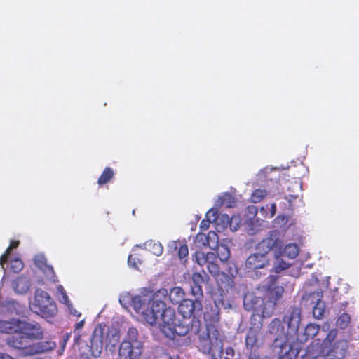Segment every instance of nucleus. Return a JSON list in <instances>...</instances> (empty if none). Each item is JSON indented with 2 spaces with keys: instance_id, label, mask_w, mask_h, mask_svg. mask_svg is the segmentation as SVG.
Instances as JSON below:
<instances>
[{
  "instance_id": "obj_49",
  "label": "nucleus",
  "mask_w": 359,
  "mask_h": 359,
  "mask_svg": "<svg viewBox=\"0 0 359 359\" xmlns=\"http://www.w3.org/2000/svg\"><path fill=\"white\" fill-rule=\"evenodd\" d=\"M188 255V247L186 245H182L178 250V256L180 259H183Z\"/></svg>"
},
{
  "instance_id": "obj_43",
  "label": "nucleus",
  "mask_w": 359,
  "mask_h": 359,
  "mask_svg": "<svg viewBox=\"0 0 359 359\" xmlns=\"http://www.w3.org/2000/svg\"><path fill=\"white\" fill-rule=\"evenodd\" d=\"M34 263L36 266L41 270H42L45 267V266L47 265L46 259L43 255H37L34 257Z\"/></svg>"
},
{
  "instance_id": "obj_11",
  "label": "nucleus",
  "mask_w": 359,
  "mask_h": 359,
  "mask_svg": "<svg viewBox=\"0 0 359 359\" xmlns=\"http://www.w3.org/2000/svg\"><path fill=\"white\" fill-rule=\"evenodd\" d=\"M18 326V331L29 340L41 339L43 336L41 327L37 323L19 320Z\"/></svg>"
},
{
  "instance_id": "obj_30",
  "label": "nucleus",
  "mask_w": 359,
  "mask_h": 359,
  "mask_svg": "<svg viewBox=\"0 0 359 359\" xmlns=\"http://www.w3.org/2000/svg\"><path fill=\"white\" fill-rule=\"evenodd\" d=\"M206 238L208 247L212 250H216L219 245V237L215 231H210L206 234Z\"/></svg>"
},
{
  "instance_id": "obj_7",
  "label": "nucleus",
  "mask_w": 359,
  "mask_h": 359,
  "mask_svg": "<svg viewBox=\"0 0 359 359\" xmlns=\"http://www.w3.org/2000/svg\"><path fill=\"white\" fill-rule=\"evenodd\" d=\"M154 313L155 322L149 323L150 325H156L161 332L168 339H172L174 334L171 327L174 326L177 319L173 309L165 307V303L161 299L157 301Z\"/></svg>"
},
{
  "instance_id": "obj_22",
  "label": "nucleus",
  "mask_w": 359,
  "mask_h": 359,
  "mask_svg": "<svg viewBox=\"0 0 359 359\" xmlns=\"http://www.w3.org/2000/svg\"><path fill=\"white\" fill-rule=\"evenodd\" d=\"M145 250L150 251L156 256H160L163 252V248L160 242L148 241L143 244Z\"/></svg>"
},
{
  "instance_id": "obj_18",
  "label": "nucleus",
  "mask_w": 359,
  "mask_h": 359,
  "mask_svg": "<svg viewBox=\"0 0 359 359\" xmlns=\"http://www.w3.org/2000/svg\"><path fill=\"white\" fill-rule=\"evenodd\" d=\"M216 259V255L213 252H208L205 254L201 251H196L194 255V260L199 266H208V264L212 260Z\"/></svg>"
},
{
  "instance_id": "obj_8",
  "label": "nucleus",
  "mask_w": 359,
  "mask_h": 359,
  "mask_svg": "<svg viewBox=\"0 0 359 359\" xmlns=\"http://www.w3.org/2000/svg\"><path fill=\"white\" fill-rule=\"evenodd\" d=\"M138 332L135 327H130L127 334L121 344L119 359H139L143 351V345L137 339Z\"/></svg>"
},
{
  "instance_id": "obj_37",
  "label": "nucleus",
  "mask_w": 359,
  "mask_h": 359,
  "mask_svg": "<svg viewBox=\"0 0 359 359\" xmlns=\"http://www.w3.org/2000/svg\"><path fill=\"white\" fill-rule=\"evenodd\" d=\"M266 196V192L264 189H256L251 194V201L254 203L260 202Z\"/></svg>"
},
{
  "instance_id": "obj_32",
  "label": "nucleus",
  "mask_w": 359,
  "mask_h": 359,
  "mask_svg": "<svg viewBox=\"0 0 359 359\" xmlns=\"http://www.w3.org/2000/svg\"><path fill=\"white\" fill-rule=\"evenodd\" d=\"M19 245V241H12L11 242L10 246L6 250V252L1 255L0 257V264L1 268L5 270L4 269V264L7 262L8 257L10 255L11 250H12L14 248H16Z\"/></svg>"
},
{
  "instance_id": "obj_19",
  "label": "nucleus",
  "mask_w": 359,
  "mask_h": 359,
  "mask_svg": "<svg viewBox=\"0 0 359 359\" xmlns=\"http://www.w3.org/2000/svg\"><path fill=\"white\" fill-rule=\"evenodd\" d=\"M168 294L169 300L173 304L181 303L184 298L185 293L182 287H172Z\"/></svg>"
},
{
  "instance_id": "obj_60",
  "label": "nucleus",
  "mask_w": 359,
  "mask_h": 359,
  "mask_svg": "<svg viewBox=\"0 0 359 359\" xmlns=\"http://www.w3.org/2000/svg\"><path fill=\"white\" fill-rule=\"evenodd\" d=\"M279 359H288L287 357L281 356Z\"/></svg>"
},
{
  "instance_id": "obj_25",
  "label": "nucleus",
  "mask_w": 359,
  "mask_h": 359,
  "mask_svg": "<svg viewBox=\"0 0 359 359\" xmlns=\"http://www.w3.org/2000/svg\"><path fill=\"white\" fill-rule=\"evenodd\" d=\"M233 203L234 199L233 196L228 193L222 194L221 196H218L216 200L217 206L225 205L228 208H231L233 206Z\"/></svg>"
},
{
  "instance_id": "obj_28",
  "label": "nucleus",
  "mask_w": 359,
  "mask_h": 359,
  "mask_svg": "<svg viewBox=\"0 0 359 359\" xmlns=\"http://www.w3.org/2000/svg\"><path fill=\"white\" fill-rule=\"evenodd\" d=\"M230 217L226 214L219 215L216 222L215 225L217 226V230L218 231L223 230L227 228L229 225Z\"/></svg>"
},
{
  "instance_id": "obj_2",
  "label": "nucleus",
  "mask_w": 359,
  "mask_h": 359,
  "mask_svg": "<svg viewBox=\"0 0 359 359\" xmlns=\"http://www.w3.org/2000/svg\"><path fill=\"white\" fill-rule=\"evenodd\" d=\"M300 309L294 307L292 309L289 316L284 318V322L287 325V336L283 338H278L276 340V345L279 346H293L296 344H304L309 338L315 337L319 330V327L315 324H309L304 329L303 334L298 332V327L300 323Z\"/></svg>"
},
{
  "instance_id": "obj_15",
  "label": "nucleus",
  "mask_w": 359,
  "mask_h": 359,
  "mask_svg": "<svg viewBox=\"0 0 359 359\" xmlns=\"http://www.w3.org/2000/svg\"><path fill=\"white\" fill-rule=\"evenodd\" d=\"M283 292V287L273 282L267 286L264 297L278 303L282 298Z\"/></svg>"
},
{
  "instance_id": "obj_40",
  "label": "nucleus",
  "mask_w": 359,
  "mask_h": 359,
  "mask_svg": "<svg viewBox=\"0 0 359 359\" xmlns=\"http://www.w3.org/2000/svg\"><path fill=\"white\" fill-rule=\"evenodd\" d=\"M245 341L248 346H254L257 341V331L250 329L247 333Z\"/></svg>"
},
{
  "instance_id": "obj_27",
  "label": "nucleus",
  "mask_w": 359,
  "mask_h": 359,
  "mask_svg": "<svg viewBox=\"0 0 359 359\" xmlns=\"http://www.w3.org/2000/svg\"><path fill=\"white\" fill-rule=\"evenodd\" d=\"M281 255H275V260L273 263V271L276 273H280L287 269L290 266V264L285 262L280 256Z\"/></svg>"
},
{
  "instance_id": "obj_1",
  "label": "nucleus",
  "mask_w": 359,
  "mask_h": 359,
  "mask_svg": "<svg viewBox=\"0 0 359 359\" xmlns=\"http://www.w3.org/2000/svg\"><path fill=\"white\" fill-rule=\"evenodd\" d=\"M167 296L168 290L166 289H161L155 294L148 292L135 296L126 292L121 294L119 302L123 307L128 311L133 309L139 320L152 323L155 322L154 313L156 302L161 301V297Z\"/></svg>"
},
{
  "instance_id": "obj_13",
  "label": "nucleus",
  "mask_w": 359,
  "mask_h": 359,
  "mask_svg": "<svg viewBox=\"0 0 359 359\" xmlns=\"http://www.w3.org/2000/svg\"><path fill=\"white\" fill-rule=\"evenodd\" d=\"M269 332L271 334L276 335L273 341V346L275 348H278L280 352L285 351V353L290 351L292 346H279L276 345V340L278 338H283L287 336V330L285 332V327L281 325V322L278 319H274L268 327Z\"/></svg>"
},
{
  "instance_id": "obj_3",
  "label": "nucleus",
  "mask_w": 359,
  "mask_h": 359,
  "mask_svg": "<svg viewBox=\"0 0 359 359\" xmlns=\"http://www.w3.org/2000/svg\"><path fill=\"white\" fill-rule=\"evenodd\" d=\"M282 243L279 240L276 231H271L269 236L259 242L257 247V252L251 254L246 259L245 266L249 270L262 269L269 264L268 253L273 248L280 249Z\"/></svg>"
},
{
  "instance_id": "obj_24",
  "label": "nucleus",
  "mask_w": 359,
  "mask_h": 359,
  "mask_svg": "<svg viewBox=\"0 0 359 359\" xmlns=\"http://www.w3.org/2000/svg\"><path fill=\"white\" fill-rule=\"evenodd\" d=\"M321 349L318 344H311L306 348V353L302 359H317L320 355Z\"/></svg>"
},
{
  "instance_id": "obj_59",
  "label": "nucleus",
  "mask_w": 359,
  "mask_h": 359,
  "mask_svg": "<svg viewBox=\"0 0 359 359\" xmlns=\"http://www.w3.org/2000/svg\"><path fill=\"white\" fill-rule=\"evenodd\" d=\"M294 186L296 188H297V189H299V188H300V185H299V184L298 182H297L294 184Z\"/></svg>"
},
{
  "instance_id": "obj_42",
  "label": "nucleus",
  "mask_w": 359,
  "mask_h": 359,
  "mask_svg": "<svg viewBox=\"0 0 359 359\" xmlns=\"http://www.w3.org/2000/svg\"><path fill=\"white\" fill-rule=\"evenodd\" d=\"M219 216L218 210L215 208H211L206 214V219L211 223H215Z\"/></svg>"
},
{
  "instance_id": "obj_56",
  "label": "nucleus",
  "mask_w": 359,
  "mask_h": 359,
  "mask_svg": "<svg viewBox=\"0 0 359 359\" xmlns=\"http://www.w3.org/2000/svg\"><path fill=\"white\" fill-rule=\"evenodd\" d=\"M168 248L171 250V249H174V250H176L177 248V243L176 241H172L170 243V244L168 245Z\"/></svg>"
},
{
  "instance_id": "obj_21",
  "label": "nucleus",
  "mask_w": 359,
  "mask_h": 359,
  "mask_svg": "<svg viewBox=\"0 0 359 359\" xmlns=\"http://www.w3.org/2000/svg\"><path fill=\"white\" fill-rule=\"evenodd\" d=\"M171 329L174 334L172 339H175L177 336L187 335L189 331V326L185 322H181L180 320H177Z\"/></svg>"
},
{
  "instance_id": "obj_39",
  "label": "nucleus",
  "mask_w": 359,
  "mask_h": 359,
  "mask_svg": "<svg viewBox=\"0 0 359 359\" xmlns=\"http://www.w3.org/2000/svg\"><path fill=\"white\" fill-rule=\"evenodd\" d=\"M23 263L21 259L15 258L11 259L10 267L14 273H18L23 269Z\"/></svg>"
},
{
  "instance_id": "obj_51",
  "label": "nucleus",
  "mask_w": 359,
  "mask_h": 359,
  "mask_svg": "<svg viewBox=\"0 0 359 359\" xmlns=\"http://www.w3.org/2000/svg\"><path fill=\"white\" fill-rule=\"evenodd\" d=\"M222 353V359H230V357H233L234 354L233 349L231 347H228L225 351V356L223 355Z\"/></svg>"
},
{
  "instance_id": "obj_55",
  "label": "nucleus",
  "mask_w": 359,
  "mask_h": 359,
  "mask_svg": "<svg viewBox=\"0 0 359 359\" xmlns=\"http://www.w3.org/2000/svg\"><path fill=\"white\" fill-rule=\"evenodd\" d=\"M322 359H339V358H335L334 356V355H332L331 353H330L328 351L327 354L324 355Z\"/></svg>"
},
{
  "instance_id": "obj_17",
  "label": "nucleus",
  "mask_w": 359,
  "mask_h": 359,
  "mask_svg": "<svg viewBox=\"0 0 359 359\" xmlns=\"http://www.w3.org/2000/svg\"><path fill=\"white\" fill-rule=\"evenodd\" d=\"M12 287L16 293L25 294L29 290L30 282L27 278L20 276L13 282Z\"/></svg>"
},
{
  "instance_id": "obj_50",
  "label": "nucleus",
  "mask_w": 359,
  "mask_h": 359,
  "mask_svg": "<svg viewBox=\"0 0 359 359\" xmlns=\"http://www.w3.org/2000/svg\"><path fill=\"white\" fill-rule=\"evenodd\" d=\"M137 261H138V262H140L139 259L136 257H135L133 255H130L128 257V263L130 266L137 268Z\"/></svg>"
},
{
  "instance_id": "obj_53",
  "label": "nucleus",
  "mask_w": 359,
  "mask_h": 359,
  "mask_svg": "<svg viewBox=\"0 0 359 359\" xmlns=\"http://www.w3.org/2000/svg\"><path fill=\"white\" fill-rule=\"evenodd\" d=\"M248 211L252 217H255L257 214V210L255 206H250L248 208Z\"/></svg>"
},
{
  "instance_id": "obj_47",
  "label": "nucleus",
  "mask_w": 359,
  "mask_h": 359,
  "mask_svg": "<svg viewBox=\"0 0 359 359\" xmlns=\"http://www.w3.org/2000/svg\"><path fill=\"white\" fill-rule=\"evenodd\" d=\"M287 221L288 217L287 216L280 215L275 219L274 223L276 226L282 227L287 224Z\"/></svg>"
},
{
  "instance_id": "obj_26",
  "label": "nucleus",
  "mask_w": 359,
  "mask_h": 359,
  "mask_svg": "<svg viewBox=\"0 0 359 359\" xmlns=\"http://www.w3.org/2000/svg\"><path fill=\"white\" fill-rule=\"evenodd\" d=\"M280 255H285L290 259L295 258L299 254V248L296 244L290 243L285 245L283 252H279Z\"/></svg>"
},
{
  "instance_id": "obj_31",
  "label": "nucleus",
  "mask_w": 359,
  "mask_h": 359,
  "mask_svg": "<svg viewBox=\"0 0 359 359\" xmlns=\"http://www.w3.org/2000/svg\"><path fill=\"white\" fill-rule=\"evenodd\" d=\"M217 250L218 257L222 262L228 260L230 256V250L226 244L218 245Z\"/></svg>"
},
{
  "instance_id": "obj_44",
  "label": "nucleus",
  "mask_w": 359,
  "mask_h": 359,
  "mask_svg": "<svg viewBox=\"0 0 359 359\" xmlns=\"http://www.w3.org/2000/svg\"><path fill=\"white\" fill-rule=\"evenodd\" d=\"M241 223V219L238 216H233L230 219L229 228L231 231H236L239 227Z\"/></svg>"
},
{
  "instance_id": "obj_6",
  "label": "nucleus",
  "mask_w": 359,
  "mask_h": 359,
  "mask_svg": "<svg viewBox=\"0 0 359 359\" xmlns=\"http://www.w3.org/2000/svg\"><path fill=\"white\" fill-rule=\"evenodd\" d=\"M6 341L9 346L20 350L21 355L25 356L50 351L55 346V344L53 342H39L29 344V340L19 331L7 337Z\"/></svg>"
},
{
  "instance_id": "obj_48",
  "label": "nucleus",
  "mask_w": 359,
  "mask_h": 359,
  "mask_svg": "<svg viewBox=\"0 0 359 359\" xmlns=\"http://www.w3.org/2000/svg\"><path fill=\"white\" fill-rule=\"evenodd\" d=\"M337 334V331L336 330H332L327 335L326 339L324 341L325 344H327L329 343H332L334 340L336 339Z\"/></svg>"
},
{
  "instance_id": "obj_61",
  "label": "nucleus",
  "mask_w": 359,
  "mask_h": 359,
  "mask_svg": "<svg viewBox=\"0 0 359 359\" xmlns=\"http://www.w3.org/2000/svg\"><path fill=\"white\" fill-rule=\"evenodd\" d=\"M249 359H258V358L250 357Z\"/></svg>"
},
{
  "instance_id": "obj_16",
  "label": "nucleus",
  "mask_w": 359,
  "mask_h": 359,
  "mask_svg": "<svg viewBox=\"0 0 359 359\" xmlns=\"http://www.w3.org/2000/svg\"><path fill=\"white\" fill-rule=\"evenodd\" d=\"M57 293L58 295L59 301L65 304L68 309L69 312L75 316H80L81 313H79L78 311H76L75 309L73 308L72 305L71 304L69 298L66 294V292L63 287L62 285H57Z\"/></svg>"
},
{
  "instance_id": "obj_54",
  "label": "nucleus",
  "mask_w": 359,
  "mask_h": 359,
  "mask_svg": "<svg viewBox=\"0 0 359 359\" xmlns=\"http://www.w3.org/2000/svg\"><path fill=\"white\" fill-rule=\"evenodd\" d=\"M85 321L84 320H81L75 325V330H79L83 328L84 326Z\"/></svg>"
},
{
  "instance_id": "obj_58",
  "label": "nucleus",
  "mask_w": 359,
  "mask_h": 359,
  "mask_svg": "<svg viewBox=\"0 0 359 359\" xmlns=\"http://www.w3.org/2000/svg\"><path fill=\"white\" fill-rule=\"evenodd\" d=\"M0 359H13V358L8 355L0 353Z\"/></svg>"
},
{
  "instance_id": "obj_41",
  "label": "nucleus",
  "mask_w": 359,
  "mask_h": 359,
  "mask_svg": "<svg viewBox=\"0 0 359 359\" xmlns=\"http://www.w3.org/2000/svg\"><path fill=\"white\" fill-rule=\"evenodd\" d=\"M217 260V257L216 259H212L210 262L208 264L207 269L208 272L212 276H216L219 273V269L217 264L216 263Z\"/></svg>"
},
{
  "instance_id": "obj_9",
  "label": "nucleus",
  "mask_w": 359,
  "mask_h": 359,
  "mask_svg": "<svg viewBox=\"0 0 359 359\" xmlns=\"http://www.w3.org/2000/svg\"><path fill=\"white\" fill-rule=\"evenodd\" d=\"M32 309L43 318H52L57 313V306L50 296L41 289H37L35 292Z\"/></svg>"
},
{
  "instance_id": "obj_46",
  "label": "nucleus",
  "mask_w": 359,
  "mask_h": 359,
  "mask_svg": "<svg viewBox=\"0 0 359 359\" xmlns=\"http://www.w3.org/2000/svg\"><path fill=\"white\" fill-rule=\"evenodd\" d=\"M191 293L196 297V299L203 297V290L201 285H191Z\"/></svg>"
},
{
  "instance_id": "obj_4",
  "label": "nucleus",
  "mask_w": 359,
  "mask_h": 359,
  "mask_svg": "<svg viewBox=\"0 0 359 359\" xmlns=\"http://www.w3.org/2000/svg\"><path fill=\"white\" fill-rule=\"evenodd\" d=\"M198 332V349L212 359H222V337L214 325L201 327Z\"/></svg>"
},
{
  "instance_id": "obj_45",
  "label": "nucleus",
  "mask_w": 359,
  "mask_h": 359,
  "mask_svg": "<svg viewBox=\"0 0 359 359\" xmlns=\"http://www.w3.org/2000/svg\"><path fill=\"white\" fill-rule=\"evenodd\" d=\"M41 271L46 274L49 280L55 281V275L51 266L46 265Z\"/></svg>"
},
{
  "instance_id": "obj_12",
  "label": "nucleus",
  "mask_w": 359,
  "mask_h": 359,
  "mask_svg": "<svg viewBox=\"0 0 359 359\" xmlns=\"http://www.w3.org/2000/svg\"><path fill=\"white\" fill-rule=\"evenodd\" d=\"M323 292L321 290H317L314 292L306 293L303 298L306 301H310L311 304H315L313 309V314L316 318L320 319L323 317L325 312V303L321 301Z\"/></svg>"
},
{
  "instance_id": "obj_14",
  "label": "nucleus",
  "mask_w": 359,
  "mask_h": 359,
  "mask_svg": "<svg viewBox=\"0 0 359 359\" xmlns=\"http://www.w3.org/2000/svg\"><path fill=\"white\" fill-rule=\"evenodd\" d=\"M348 351V341L346 339H337L332 345L329 352L339 359H344Z\"/></svg>"
},
{
  "instance_id": "obj_34",
  "label": "nucleus",
  "mask_w": 359,
  "mask_h": 359,
  "mask_svg": "<svg viewBox=\"0 0 359 359\" xmlns=\"http://www.w3.org/2000/svg\"><path fill=\"white\" fill-rule=\"evenodd\" d=\"M350 321V316L347 313H342L337 319L336 325L341 329H345L349 325Z\"/></svg>"
},
{
  "instance_id": "obj_20",
  "label": "nucleus",
  "mask_w": 359,
  "mask_h": 359,
  "mask_svg": "<svg viewBox=\"0 0 359 359\" xmlns=\"http://www.w3.org/2000/svg\"><path fill=\"white\" fill-rule=\"evenodd\" d=\"M20 320L13 319L11 321H0V332L6 333H15L18 331V323Z\"/></svg>"
},
{
  "instance_id": "obj_23",
  "label": "nucleus",
  "mask_w": 359,
  "mask_h": 359,
  "mask_svg": "<svg viewBox=\"0 0 359 359\" xmlns=\"http://www.w3.org/2000/svg\"><path fill=\"white\" fill-rule=\"evenodd\" d=\"M263 308H262V316L263 317H270L275 311L277 302L269 299L264 297L262 300Z\"/></svg>"
},
{
  "instance_id": "obj_33",
  "label": "nucleus",
  "mask_w": 359,
  "mask_h": 359,
  "mask_svg": "<svg viewBox=\"0 0 359 359\" xmlns=\"http://www.w3.org/2000/svg\"><path fill=\"white\" fill-rule=\"evenodd\" d=\"M191 280L193 285H201L208 280V276L205 271H203V274L195 272L192 274Z\"/></svg>"
},
{
  "instance_id": "obj_36",
  "label": "nucleus",
  "mask_w": 359,
  "mask_h": 359,
  "mask_svg": "<svg viewBox=\"0 0 359 359\" xmlns=\"http://www.w3.org/2000/svg\"><path fill=\"white\" fill-rule=\"evenodd\" d=\"M247 229L250 234L256 233L260 229V222L257 219L248 221Z\"/></svg>"
},
{
  "instance_id": "obj_10",
  "label": "nucleus",
  "mask_w": 359,
  "mask_h": 359,
  "mask_svg": "<svg viewBox=\"0 0 359 359\" xmlns=\"http://www.w3.org/2000/svg\"><path fill=\"white\" fill-rule=\"evenodd\" d=\"M201 311L202 304L198 299H184L179 306V312L184 318L194 317L193 323H196V318L201 314Z\"/></svg>"
},
{
  "instance_id": "obj_57",
  "label": "nucleus",
  "mask_w": 359,
  "mask_h": 359,
  "mask_svg": "<svg viewBox=\"0 0 359 359\" xmlns=\"http://www.w3.org/2000/svg\"><path fill=\"white\" fill-rule=\"evenodd\" d=\"M297 195H289L285 198L288 201L289 203H291L293 200L297 198Z\"/></svg>"
},
{
  "instance_id": "obj_38",
  "label": "nucleus",
  "mask_w": 359,
  "mask_h": 359,
  "mask_svg": "<svg viewBox=\"0 0 359 359\" xmlns=\"http://www.w3.org/2000/svg\"><path fill=\"white\" fill-rule=\"evenodd\" d=\"M113 170L110 168H105L98 180V184L102 185L107 183L113 177Z\"/></svg>"
},
{
  "instance_id": "obj_35",
  "label": "nucleus",
  "mask_w": 359,
  "mask_h": 359,
  "mask_svg": "<svg viewBox=\"0 0 359 359\" xmlns=\"http://www.w3.org/2000/svg\"><path fill=\"white\" fill-rule=\"evenodd\" d=\"M206 234L199 233L194 238V245L196 248L201 249L204 247H208Z\"/></svg>"
},
{
  "instance_id": "obj_5",
  "label": "nucleus",
  "mask_w": 359,
  "mask_h": 359,
  "mask_svg": "<svg viewBox=\"0 0 359 359\" xmlns=\"http://www.w3.org/2000/svg\"><path fill=\"white\" fill-rule=\"evenodd\" d=\"M119 332L116 328L106 325H97L93 332L90 341V351L93 357H99L102 351L103 344L106 351L114 353L119 342Z\"/></svg>"
},
{
  "instance_id": "obj_29",
  "label": "nucleus",
  "mask_w": 359,
  "mask_h": 359,
  "mask_svg": "<svg viewBox=\"0 0 359 359\" xmlns=\"http://www.w3.org/2000/svg\"><path fill=\"white\" fill-rule=\"evenodd\" d=\"M276 206L275 203L266 205L260 208V213L264 218H271L276 214Z\"/></svg>"
},
{
  "instance_id": "obj_52",
  "label": "nucleus",
  "mask_w": 359,
  "mask_h": 359,
  "mask_svg": "<svg viewBox=\"0 0 359 359\" xmlns=\"http://www.w3.org/2000/svg\"><path fill=\"white\" fill-rule=\"evenodd\" d=\"M211 222H209L207 219H203L200 224V228L201 230H206L209 227V225Z\"/></svg>"
}]
</instances>
